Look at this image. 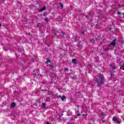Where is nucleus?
<instances>
[{
  "label": "nucleus",
  "mask_w": 124,
  "mask_h": 124,
  "mask_svg": "<svg viewBox=\"0 0 124 124\" xmlns=\"http://www.w3.org/2000/svg\"><path fill=\"white\" fill-rule=\"evenodd\" d=\"M96 83H97V87L100 88L101 86L105 83V78L102 76H97Z\"/></svg>",
  "instance_id": "f257e3e1"
},
{
  "label": "nucleus",
  "mask_w": 124,
  "mask_h": 124,
  "mask_svg": "<svg viewBox=\"0 0 124 124\" xmlns=\"http://www.w3.org/2000/svg\"><path fill=\"white\" fill-rule=\"evenodd\" d=\"M116 42H117V39H115L108 46V47H110V46H116Z\"/></svg>",
  "instance_id": "f03ea898"
},
{
  "label": "nucleus",
  "mask_w": 124,
  "mask_h": 124,
  "mask_svg": "<svg viewBox=\"0 0 124 124\" xmlns=\"http://www.w3.org/2000/svg\"><path fill=\"white\" fill-rule=\"evenodd\" d=\"M113 122H115V123H117V124H120L121 122L119 121H118V119L116 117H113Z\"/></svg>",
  "instance_id": "7ed1b4c3"
},
{
  "label": "nucleus",
  "mask_w": 124,
  "mask_h": 124,
  "mask_svg": "<svg viewBox=\"0 0 124 124\" xmlns=\"http://www.w3.org/2000/svg\"><path fill=\"white\" fill-rule=\"evenodd\" d=\"M100 118L102 119H104L105 118V113L102 112L100 115Z\"/></svg>",
  "instance_id": "20e7f679"
},
{
  "label": "nucleus",
  "mask_w": 124,
  "mask_h": 124,
  "mask_svg": "<svg viewBox=\"0 0 124 124\" xmlns=\"http://www.w3.org/2000/svg\"><path fill=\"white\" fill-rule=\"evenodd\" d=\"M88 24L91 25V27H93V26H94V24L93 23V19H90V21L88 22Z\"/></svg>",
  "instance_id": "39448f33"
},
{
  "label": "nucleus",
  "mask_w": 124,
  "mask_h": 124,
  "mask_svg": "<svg viewBox=\"0 0 124 124\" xmlns=\"http://www.w3.org/2000/svg\"><path fill=\"white\" fill-rule=\"evenodd\" d=\"M120 69H123V70H124V68H123V67L124 66V63L123 62H120Z\"/></svg>",
  "instance_id": "423d86ee"
},
{
  "label": "nucleus",
  "mask_w": 124,
  "mask_h": 124,
  "mask_svg": "<svg viewBox=\"0 0 124 124\" xmlns=\"http://www.w3.org/2000/svg\"><path fill=\"white\" fill-rule=\"evenodd\" d=\"M110 67L111 68H112V69H116L117 68L116 67V66H115V65L114 64H110Z\"/></svg>",
  "instance_id": "0eeeda50"
},
{
  "label": "nucleus",
  "mask_w": 124,
  "mask_h": 124,
  "mask_svg": "<svg viewBox=\"0 0 124 124\" xmlns=\"http://www.w3.org/2000/svg\"><path fill=\"white\" fill-rule=\"evenodd\" d=\"M12 108H14V107H15V106H16V104L15 103H12L11 105Z\"/></svg>",
  "instance_id": "6e6552de"
},
{
  "label": "nucleus",
  "mask_w": 124,
  "mask_h": 124,
  "mask_svg": "<svg viewBox=\"0 0 124 124\" xmlns=\"http://www.w3.org/2000/svg\"><path fill=\"white\" fill-rule=\"evenodd\" d=\"M77 60H76V59H72V63H76V62H77Z\"/></svg>",
  "instance_id": "1a4fd4ad"
},
{
  "label": "nucleus",
  "mask_w": 124,
  "mask_h": 124,
  "mask_svg": "<svg viewBox=\"0 0 124 124\" xmlns=\"http://www.w3.org/2000/svg\"><path fill=\"white\" fill-rule=\"evenodd\" d=\"M66 97L64 95H63L61 97V99L62 101H64V99H65Z\"/></svg>",
  "instance_id": "9d476101"
},
{
  "label": "nucleus",
  "mask_w": 124,
  "mask_h": 124,
  "mask_svg": "<svg viewBox=\"0 0 124 124\" xmlns=\"http://www.w3.org/2000/svg\"><path fill=\"white\" fill-rule=\"evenodd\" d=\"M104 51H105L106 52H107V51H109V50H110V48L107 47H106L104 49Z\"/></svg>",
  "instance_id": "9b49d317"
},
{
  "label": "nucleus",
  "mask_w": 124,
  "mask_h": 124,
  "mask_svg": "<svg viewBox=\"0 0 124 124\" xmlns=\"http://www.w3.org/2000/svg\"><path fill=\"white\" fill-rule=\"evenodd\" d=\"M49 62H51V60L49 58H46V63H49Z\"/></svg>",
  "instance_id": "f8f14e48"
},
{
  "label": "nucleus",
  "mask_w": 124,
  "mask_h": 124,
  "mask_svg": "<svg viewBox=\"0 0 124 124\" xmlns=\"http://www.w3.org/2000/svg\"><path fill=\"white\" fill-rule=\"evenodd\" d=\"M46 9V7L44 6L40 9V11H44Z\"/></svg>",
  "instance_id": "ddd939ff"
},
{
  "label": "nucleus",
  "mask_w": 124,
  "mask_h": 124,
  "mask_svg": "<svg viewBox=\"0 0 124 124\" xmlns=\"http://www.w3.org/2000/svg\"><path fill=\"white\" fill-rule=\"evenodd\" d=\"M49 66H50V68L49 69H52V70H53V69H54V66H53L51 64H49Z\"/></svg>",
  "instance_id": "4468645a"
},
{
  "label": "nucleus",
  "mask_w": 124,
  "mask_h": 124,
  "mask_svg": "<svg viewBox=\"0 0 124 124\" xmlns=\"http://www.w3.org/2000/svg\"><path fill=\"white\" fill-rule=\"evenodd\" d=\"M59 4L61 5V6L62 8H63V4H62V3H61V2H60V3H59Z\"/></svg>",
  "instance_id": "2eb2a0df"
},
{
  "label": "nucleus",
  "mask_w": 124,
  "mask_h": 124,
  "mask_svg": "<svg viewBox=\"0 0 124 124\" xmlns=\"http://www.w3.org/2000/svg\"><path fill=\"white\" fill-rule=\"evenodd\" d=\"M45 20L46 22V23H48V22H49V19H48V18H45Z\"/></svg>",
  "instance_id": "dca6fc26"
},
{
  "label": "nucleus",
  "mask_w": 124,
  "mask_h": 124,
  "mask_svg": "<svg viewBox=\"0 0 124 124\" xmlns=\"http://www.w3.org/2000/svg\"><path fill=\"white\" fill-rule=\"evenodd\" d=\"M42 107H46V104H45V103H43L42 104Z\"/></svg>",
  "instance_id": "f3484780"
},
{
  "label": "nucleus",
  "mask_w": 124,
  "mask_h": 124,
  "mask_svg": "<svg viewBox=\"0 0 124 124\" xmlns=\"http://www.w3.org/2000/svg\"><path fill=\"white\" fill-rule=\"evenodd\" d=\"M46 101H50V97H46Z\"/></svg>",
  "instance_id": "a211bd4d"
},
{
  "label": "nucleus",
  "mask_w": 124,
  "mask_h": 124,
  "mask_svg": "<svg viewBox=\"0 0 124 124\" xmlns=\"http://www.w3.org/2000/svg\"><path fill=\"white\" fill-rule=\"evenodd\" d=\"M110 76H111V77H114L115 76V74L111 73Z\"/></svg>",
  "instance_id": "6ab92c4d"
},
{
  "label": "nucleus",
  "mask_w": 124,
  "mask_h": 124,
  "mask_svg": "<svg viewBox=\"0 0 124 124\" xmlns=\"http://www.w3.org/2000/svg\"><path fill=\"white\" fill-rule=\"evenodd\" d=\"M119 7H124V5H119Z\"/></svg>",
  "instance_id": "aec40b11"
},
{
  "label": "nucleus",
  "mask_w": 124,
  "mask_h": 124,
  "mask_svg": "<svg viewBox=\"0 0 124 124\" xmlns=\"http://www.w3.org/2000/svg\"><path fill=\"white\" fill-rule=\"evenodd\" d=\"M57 98H62V96H61V95H58V96H57Z\"/></svg>",
  "instance_id": "412c9836"
},
{
  "label": "nucleus",
  "mask_w": 124,
  "mask_h": 124,
  "mask_svg": "<svg viewBox=\"0 0 124 124\" xmlns=\"http://www.w3.org/2000/svg\"><path fill=\"white\" fill-rule=\"evenodd\" d=\"M117 14H118V15H121L122 14H121V12H117Z\"/></svg>",
  "instance_id": "4be33fe9"
},
{
  "label": "nucleus",
  "mask_w": 124,
  "mask_h": 124,
  "mask_svg": "<svg viewBox=\"0 0 124 124\" xmlns=\"http://www.w3.org/2000/svg\"><path fill=\"white\" fill-rule=\"evenodd\" d=\"M64 70L65 71H68V69L66 68H64Z\"/></svg>",
  "instance_id": "5701e85b"
},
{
  "label": "nucleus",
  "mask_w": 124,
  "mask_h": 124,
  "mask_svg": "<svg viewBox=\"0 0 124 124\" xmlns=\"http://www.w3.org/2000/svg\"><path fill=\"white\" fill-rule=\"evenodd\" d=\"M109 31H110V32H112V28H109Z\"/></svg>",
  "instance_id": "b1692460"
},
{
  "label": "nucleus",
  "mask_w": 124,
  "mask_h": 124,
  "mask_svg": "<svg viewBox=\"0 0 124 124\" xmlns=\"http://www.w3.org/2000/svg\"><path fill=\"white\" fill-rule=\"evenodd\" d=\"M43 15H44V16H46V15H47V14L44 13L43 14Z\"/></svg>",
  "instance_id": "393cba45"
},
{
  "label": "nucleus",
  "mask_w": 124,
  "mask_h": 124,
  "mask_svg": "<svg viewBox=\"0 0 124 124\" xmlns=\"http://www.w3.org/2000/svg\"><path fill=\"white\" fill-rule=\"evenodd\" d=\"M61 33H62V34H64L65 32H64V31H61Z\"/></svg>",
  "instance_id": "a878e982"
},
{
  "label": "nucleus",
  "mask_w": 124,
  "mask_h": 124,
  "mask_svg": "<svg viewBox=\"0 0 124 124\" xmlns=\"http://www.w3.org/2000/svg\"><path fill=\"white\" fill-rule=\"evenodd\" d=\"M81 33H82V34H84V33H85V32L84 31H82L81 32Z\"/></svg>",
  "instance_id": "bb28decb"
},
{
  "label": "nucleus",
  "mask_w": 124,
  "mask_h": 124,
  "mask_svg": "<svg viewBox=\"0 0 124 124\" xmlns=\"http://www.w3.org/2000/svg\"><path fill=\"white\" fill-rule=\"evenodd\" d=\"M42 76V75H40V74H38V76Z\"/></svg>",
  "instance_id": "cd10ccee"
},
{
  "label": "nucleus",
  "mask_w": 124,
  "mask_h": 124,
  "mask_svg": "<svg viewBox=\"0 0 124 124\" xmlns=\"http://www.w3.org/2000/svg\"><path fill=\"white\" fill-rule=\"evenodd\" d=\"M33 75H34V76H36V74L33 73Z\"/></svg>",
  "instance_id": "c85d7f7f"
},
{
  "label": "nucleus",
  "mask_w": 124,
  "mask_h": 124,
  "mask_svg": "<svg viewBox=\"0 0 124 124\" xmlns=\"http://www.w3.org/2000/svg\"><path fill=\"white\" fill-rule=\"evenodd\" d=\"M20 61H21L23 62L24 60H23V59L21 58V59H20Z\"/></svg>",
  "instance_id": "c756f323"
},
{
  "label": "nucleus",
  "mask_w": 124,
  "mask_h": 124,
  "mask_svg": "<svg viewBox=\"0 0 124 124\" xmlns=\"http://www.w3.org/2000/svg\"><path fill=\"white\" fill-rule=\"evenodd\" d=\"M77 116H81V115L80 114H78Z\"/></svg>",
  "instance_id": "7c9ffc66"
},
{
  "label": "nucleus",
  "mask_w": 124,
  "mask_h": 124,
  "mask_svg": "<svg viewBox=\"0 0 124 124\" xmlns=\"http://www.w3.org/2000/svg\"><path fill=\"white\" fill-rule=\"evenodd\" d=\"M102 122H103V123H105V121H104V120H103V121H102Z\"/></svg>",
  "instance_id": "2f4dec72"
},
{
  "label": "nucleus",
  "mask_w": 124,
  "mask_h": 124,
  "mask_svg": "<svg viewBox=\"0 0 124 124\" xmlns=\"http://www.w3.org/2000/svg\"><path fill=\"white\" fill-rule=\"evenodd\" d=\"M57 35V33H55V34H54V35Z\"/></svg>",
  "instance_id": "473e14b6"
},
{
  "label": "nucleus",
  "mask_w": 124,
  "mask_h": 124,
  "mask_svg": "<svg viewBox=\"0 0 124 124\" xmlns=\"http://www.w3.org/2000/svg\"><path fill=\"white\" fill-rule=\"evenodd\" d=\"M81 116H85V114H82L81 115Z\"/></svg>",
  "instance_id": "72a5a7b5"
},
{
  "label": "nucleus",
  "mask_w": 124,
  "mask_h": 124,
  "mask_svg": "<svg viewBox=\"0 0 124 124\" xmlns=\"http://www.w3.org/2000/svg\"><path fill=\"white\" fill-rule=\"evenodd\" d=\"M1 27V24H0V27Z\"/></svg>",
  "instance_id": "f704fd0d"
},
{
  "label": "nucleus",
  "mask_w": 124,
  "mask_h": 124,
  "mask_svg": "<svg viewBox=\"0 0 124 124\" xmlns=\"http://www.w3.org/2000/svg\"><path fill=\"white\" fill-rule=\"evenodd\" d=\"M29 34H31V33H29Z\"/></svg>",
  "instance_id": "c9c22d12"
},
{
  "label": "nucleus",
  "mask_w": 124,
  "mask_h": 124,
  "mask_svg": "<svg viewBox=\"0 0 124 124\" xmlns=\"http://www.w3.org/2000/svg\"><path fill=\"white\" fill-rule=\"evenodd\" d=\"M62 36H63V35H62Z\"/></svg>",
  "instance_id": "e433bc0d"
}]
</instances>
